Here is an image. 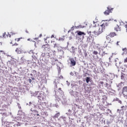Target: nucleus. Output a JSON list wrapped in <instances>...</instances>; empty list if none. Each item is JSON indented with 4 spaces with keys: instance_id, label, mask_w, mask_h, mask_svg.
<instances>
[{
    "instance_id": "nucleus-1",
    "label": "nucleus",
    "mask_w": 127,
    "mask_h": 127,
    "mask_svg": "<svg viewBox=\"0 0 127 127\" xmlns=\"http://www.w3.org/2000/svg\"><path fill=\"white\" fill-rule=\"evenodd\" d=\"M108 26V22H104L101 25L99 26L100 31H102V32L106 29V28Z\"/></svg>"
},
{
    "instance_id": "nucleus-2",
    "label": "nucleus",
    "mask_w": 127,
    "mask_h": 127,
    "mask_svg": "<svg viewBox=\"0 0 127 127\" xmlns=\"http://www.w3.org/2000/svg\"><path fill=\"white\" fill-rule=\"evenodd\" d=\"M113 9H114V8H111V7L110 6L107 7V9H106L105 11L104 12L105 15H109V14H110V13L112 12Z\"/></svg>"
},
{
    "instance_id": "nucleus-3",
    "label": "nucleus",
    "mask_w": 127,
    "mask_h": 127,
    "mask_svg": "<svg viewBox=\"0 0 127 127\" xmlns=\"http://www.w3.org/2000/svg\"><path fill=\"white\" fill-rule=\"evenodd\" d=\"M15 51L17 54H21V53L23 52V50H22V47L21 46L16 48Z\"/></svg>"
},
{
    "instance_id": "nucleus-4",
    "label": "nucleus",
    "mask_w": 127,
    "mask_h": 127,
    "mask_svg": "<svg viewBox=\"0 0 127 127\" xmlns=\"http://www.w3.org/2000/svg\"><path fill=\"white\" fill-rule=\"evenodd\" d=\"M92 37H95V36H98L102 33V31H92Z\"/></svg>"
},
{
    "instance_id": "nucleus-5",
    "label": "nucleus",
    "mask_w": 127,
    "mask_h": 127,
    "mask_svg": "<svg viewBox=\"0 0 127 127\" xmlns=\"http://www.w3.org/2000/svg\"><path fill=\"white\" fill-rule=\"evenodd\" d=\"M100 26H93L91 28V31H100Z\"/></svg>"
},
{
    "instance_id": "nucleus-6",
    "label": "nucleus",
    "mask_w": 127,
    "mask_h": 127,
    "mask_svg": "<svg viewBox=\"0 0 127 127\" xmlns=\"http://www.w3.org/2000/svg\"><path fill=\"white\" fill-rule=\"evenodd\" d=\"M122 94L123 96H127V86H125L123 88Z\"/></svg>"
},
{
    "instance_id": "nucleus-7",
    "label": "nucleus",
    "mask_w": 127,
    "mask_h": 127,
    "mask_svg": "<svg viewBox=\"0 0 127 127\" xmlns=\"http://www.w3.org/2000/svg\"><path fill=\"white\" fill-rule=\"evenodd\" d=\"M42 48H44V51H47V50L49 51V50H50V47L49 46V45L48 44L43 45Z\"/></svg>"
},
{
    "instance_id": "nucleus-8",
    "label": "nucleus",
    "mask_w": 127,
    "mask_h": 127,
    "mask_svg": "<svg viewBox=\"0 0 127 127\" xmlns=\"http://www.w3.org/2000/svg\"><path fill=\"white\" fill-rule=\"evenodd\" d=\"M69 61L70 62V66L72 67V66H75L76 65V61L74 60L73 59H70L69 60Z\"/></svg>"
},
{
    "instance_id": "nucleus-9",
    "label": "nucleus",
    "mask_w": 127,
    "mask_h": 127,
    "mask_svg": "<svg viewBox=\"0 0 127 127\" xmlns=\"http://www.w3.org/2000/svg\"><path fill=\"white\" fill-rule=\"evenodd\" d=\"M2 36L3 37H4V38H6L7 37H11V35L10 33L9 34L8 33L7 35H6L5 32H4V33L2 34Z\"/></svg>"
},
{
    "instance_id": "nucleus-10",
    "label": "nucleus",
    "mask_w": 127,
    "mask_h": 127,
    "mask_svg": "<svg viewBox=\"0 0 127 127\" xmlns=\"http://www.w3.org/2000/svg\"><path fill=\"white\" fill-rule=\"evenodd\" d=\"M109 36L112 38L113 37H115V36H117V34L115 32H111L109 34Z\"/></svg>"
},
{
    "instance_id": "nucleus-11",
    "label": "nucleus",
    "mask_w": 127,
    "mask_h": 127,
    "mask_svg": "<svg viewBox=\"0 0 127 127\" xmlns=\"http://www.w3.org/2000/svg\"><path fill=\"white\" fill-rule=\"evenodd\" d=\"M122 55H124V54H127V48H124L122 49Z\"/></svg>"
},
{
    "instance_id": "nucleus-12",
    "label": "nucleus",
    "mask_w": 127,
    "mask_h": 127,
    "mask_svg": "<svg viewBox=\"0 0 127 127\" xmlns=\"http://www.w3.org/2000/svg\"><path fill=\"white\" fill-rule=\"evenodd\" d=\"M115 30L116 31H120L121 28L120 27V26H119L118 25H116V26L115 27Z\"/></svg>"
},
{
    "instance_id": "nucleus-13",
    "label": "nucleus",
    "mask_w": 127,
    "mask_h": 127,
    "mask_svg": "<svg viewBox=\"0 0 127 127\" xmlns=\"http://www.w3.org/2000/svg\"><path fill=\"white\" fill-rule=\"evenodd\" d=\"M77 35H86V33H85L84 32H81V31H77Z\"/></svg>"
},
{
    "instance_id": "nucleus-14",
    "label": "nucleus",
    "mask_w": 127,
    "mask_h": 127,
    "mask_svg": "<svg viewBox=\"0 0 127 127\" xmlns=\"http://www.w3.org/2000/svg\"><path fill=\"white\" fill-rule=\"evenodd\" d=\"M59 90H60L59 92L61 94L62 98H63L64 96V92H63V91H62L61 88H59Z\"/></svg>"
},
{
    "instance_id": "nucleus-15",
    "label": "nucleus",
    "mask_w": 127,
    "mask_h": 127,
    "mask_svg": "<svg viewBox=\"0 0 127 127\" xmlns=\"http://www.w3.org/2000/svg\"><path fill=\"white\" fill-rule=\"evenodd\" d=\"M106 47L107 48H112V43L109 42L107 43V45H106Z\"/></svg>"
},
{
    "instance_id": "nucleus-16",
    "label": "nucleus",
    "mask_w": 127,
    "mask_h": 127,
    "mask_svg": "<svg viewBox=\"0 0 127 127\" xmlns=\"http://www.w3.org/2000/svg\"><path fill=\"white\" fill-rule=\"evenodd\" d=\"M52 43L54 45V48H56L58 47L57 44L55 42V41H52Z\"/></svg>"
},
{
    "instance_id": "nucleus-17",
    "label": "nucleus",
    "mask_w": 127,
    "mask_h": 127,
    "mask_svg": "<svg viewBox=\"0 0 127 127\" xmlns=\"http://www.w3.org/2000/svg\"><path fill=\"white\" fill-rule=\"evenodd\" d=\"M87 33L89 34L91 37H93L92 33L91 31H87Z\"/></svg>"
},
{
    "instance_id": "nucleus-18",
    "label": "nucleus",
    "mask_w": 127,
    "mask_h": 127,
    "mask_svg": "<svg viewBox=\"0 0 127 127\" xmlns=\"http://www.w3.org/2000/svg\"><path fill=\"white\" fill-rule=\"evenodd\" d=\"M60 113H58L55 114V118H58V117H60Z\"/></svg>"
},
{
    "instance_id": "nucleus-19",
    "label": "nucleus",
    "mask_w": 127,
    "mask_h": 127,
    "mask_svg": "<svg viewBox=\"0 0 127 127\" xmlns=\"http://www.w3.org/2000/svg\"><path fill=\"white\" fill-rule=\"evenodd\" d=\"M121 44H122V42H121V41H118L116 43V45L117 46H120Z\"/></svg>"
},
{
    "instance_id": "nucleus-20",
    "label": "nucleus",
    "mask_w": 127,
    "mask_h": 127,
    "mask_svg": "<svg viewBox=\"0 0 127 127\" xmlns=\"http://www.w3.org/2000/svg\"><path fill=\"white\" fill-rule=\"evenodd\" d=\"M20 39H22V38L21 37V38L15 39V41H17V42H18V41H20Z\"/></svg>"
},
{
    "instance_id": "nucleus-21",
    "label": "nucleus",
    "mask_w": 127,
    "mask_h": 127,
    "mask_svg": "<svg viewBox=\"0 0 127 127\" xmlns=\"http://www.w3.org/2000/svg\"><path fill=\"white\" fill-rule=\"evenodd\" d=\"M47 56L48 57V58L51 57V54H50V52L47 53Z\"/></svg>"
},
{
    "instance_id": "nucleus-22",
    "label": "nucleus",
    "mask_w": 127,
    "mask_h": 127,
    "mask_svg": "<svg viewBox=\"0 0 127 127\" xmlns=\"http://www.w3.org/2000/svg\"><path fill=\"white\" fill-rule=\"evenodd\" d=\"M92 54H94V55H98V53L97 51H93V52L92 53Z\"/></svg>"
},
{
    "instance_id": "nucleus-23",
    "label": "nucleus",
    "mask_w": 127,
    "mask_h": 127,
    "mask_svg": "<svg viewBox=\"0 0 127 127\" xmlns=\"http://www.w3.org/2000/svg\"><path fill=\"white\" fill-rule=\"evenodd\" d=\"M86 81V83H89V81H90V77H87Z\"/></svg>"
},
{
    "instance_id": "nucleus-24",
    "label": "nucleus",
    "mask_w": 127,
    "mask_h": 127,
    "mask_svg": "<svg viewBox=\"0 0 127 127\" xmlns=\"http://www.w3.org/2000/svg\"><path fill=\"white\" fill-rule=\"evenodd\" d=\"M38 94H40V92H39V91L35 92L34 93V95L35 96H37V95H38Z\"/></svg>"
},
{
    "instance_id": "nucleus-25",
    "label": "nucleus",
    "mask_w": 127,
    "mask_h": 127,
    "mask_svg": "<svg viewBox=\"0 0 127 127\" xmlns=\"http://www.w3.org/2000/svg\"><path fill=\"white\" fill-rule=\"evenodd\" d=\"M59 41H64V38H60L59 39Z\"/></svg>"
},
{
    "instance_id": "nucleus-26",
    "label": "nucleus",
    "mask_w": 127,
    "mask_h": 127,
    "mask_svg": "<svg viewBox=\"0 0 127 127\" xmlns=\"http://www.w3.org/2000/svg\"><path fill=\"white\" fill-rule=\"evenodd\" d=\"M61 79H63V76L62 75L59 76V80H61Z\"/></svg>"
},
{
    "instance_id": "nucleus-27",
    "label": "nucleus",
    "mask_w": 127,
    "mask_h": 127,
    "mask_svg": "<svg viewBox=\"0 0 127 127\" xmlns=\"http://www.w3.org/2000/svg\"><path fill=\"white\" fill-rule=\"evenodd\" d=\"M124 63H127V58L124 59Z\"/></svg>"
},
{
    "instance_id": "nucleus-28",
    "label": "nucleus",
    "mask_w": 127,
    "mask_h": 127,
    "mask_svg": "<svg viewBox=\"0 0 127 127\" xmlns=\"http://www.w3.org/2000/svg\"><path fill=\"white\" fill-rule=\"evenodd\" d=\"M125 75H121L122 80H125Z\"/></svg>"
},
{
    "instance_id": "nucleus-29",
    "label": "nucleus",
    "mask_w": 127,
    "mask_h": 127,
    "mask_svg": "<svg viewBox=\"0 0 127 127\" xmlns=\"http://www.w3.org/2000/svg\"><path fill=\"white\" fill-rule=\"evenodd\" d=\"M18 45V44L15 43L12 45V46H17Z\"/></svg>"
},
{
    "instance_id": "nucleus-30",
    "label": "nucleus",
    "mask_w": 127,
    "mask_h": 127,
    "mask_svg": "<svg viewBox=\"0 0 127 127\" xmlns=\"http://www.w3.org/2000/svg\"><path fill=\"white\" fill-rule=\"evenodd\" d=\"M46 55V54L45 53H42V57H45Z\"/></svg>"
},
{
    "instance_id": "nucleus-31",
    "label": "nucleus",
    "mask_w": 127,
    "mask_h": 127,
    "mask_svg": "<svg viewBox=\"0 0 127 127\" xmlns=\"http://www.w3.org/2000/svg\"><path fill=\"white\" fill-rule=\"evenodd\" d=\"M10 33V34H11V35H15V33L11 32V33Z\"/></svg>"
},
{
    "instance_id": "nucleus-32",
    "label": "nucleus",
    "mask_w": 127,
    "mask_h": 127,
    "mask_svg": "<svg viewBox=\"0 0 127 127\" xmlns=\"http://www.w3.org/2000/svg\"><path fill=\"white\" fill-rule=\"evenodd\" d=\"M34 116H37V117H40V115H39V114H34Z\"/></svg>"
},
{
    "instance_id": "nucleus-33",
    "label": "nucleus",
    "mask_w": 127,
    "mask_h": 127,
    "mask_svg": "<svg viewBox=\"0 0 127 127\" xmlns=\"http://www.w3.org/2000/svg\"><path fill=\"white\" fill-rule=\"evenodd\" d=\"M28 81L29 83H31L32 82V80H31V79H29Z\"/></svg>"
},
{
    "instance_id": "nucleus-34",
    "label": "nucleus",
    "mask_w": 127,
    "mask_h": 127,
    "mask_svg": "<svg viewBox=\"0 0 127 127\" xmlns=\"http://www.w3.org/2000/svg\"><path fill=\"white\" fill-rule=\"evenodd\" d=\"M25 32H26V33H29V32H28V30H25Z\"/></svg>"
},
{
    "instance_id": "nucleus-35",
    "label": "nucleus",
    "mask_w": 127,
    "mask_h": 127,
    "mask_svg": "<svg viewBox=\"0 0 127 127\" xmlns=\"http://www.w3.org/2000/svg\"><path fill=\"white\" fill-rule=\"evenodd\" d=\"M54 38V35H52L51 36V38Z\"/></svg>"
},
{
    "instance_id": "nucleus-36",
    "label": "nucleus",
    "mask_w": 127,
    "mask_h": 127,
    "mask_svg": "<svg viewBox=\"0 0 127 127\" xmlns=\"http://www.w3.org/2000/svg\"><path fill=\"white\" fill-rule=\"evenodd\" d=\"M125 28H126V31H127V24L125 25Z\"/></svg>"
},
{
    "instance_id": "nucleus-37",
    "label": "nucleus",
    "mask_w": 127,
    "mask_h": 127,
    "mask_svg": "<svg viewBox=\"0 0 127 127\" xmlns=\"http://www.w3.org/2000/svg\"><path fill=\"white\" fill-rule=\"evenodd\" d=\"M100 84H101V85H103V84H104V82L101 81V82H100Z\"/></svg>"
},
{
    "instance_id": "nucleus-38",
    "label": "nucleus",
    "mask_w": 127,
    "mask_h": 127,
    "mask_svg": "<svg viewBox=\"0 0 127 127\" xmlns=\"http://www.w3.org/2000/svg\"><path fill=\"white\" fill-rule=\"evenodd\" d=\"M106 84V86H107V88H108V86H109V84H108L107 83Z\"/></svg>"
},
{
    "instance_id": "nucleus-39",
    "label": "nucleus",
    "mask_w": 127,
    "mask_h": 127,
    "mask_svg": "<svg viewBox=\"0 0 127 127\" xmlns=\"http://www.w3.org/2000/svg\"><path fill=\"white\" fill-rule=\"evenodd\" d=\"M27 40H28V41H30L31 39H28Z\"/></svg>"
},
{
    "instance_id": "nucleus-40",
    "label": "nucleus",
    "mask_w": 127,
    "mask_h": 127,
    "mask_svg": "<svg viewBox=\"0 0 127 127\" xmlns=\"http://www.w3.org/2000/svg\"><path fill=\"white\" fill-rule=\"evenodd\" d=\"M2 45V43L0 42V45Z\"/></svg>"
},
{
    "instance_id": "nucleus-41",
    "label": "nucleus",
    "mask_w": 127,
    "mask_h": 127,
    "mask_svg": "<svg viewBox=\"0 0 127 127\" xmlns=\"http://www.w3.org/2000/svg\"><path fill=\"white\" fill-rule=\"evenodd\" d=\"M38 98H41V96H40V95H39V96H38Z\"/></svg>"
},
{
    "instance_id": "nucleus-42",
    "label": "nucleus",
    "mask_w": 127,
    "mask_h": 127,
    "mask_svg": "<svg viewBox=\"0 0 127 127\" xmlns=\"http://www.w3.org/2000/svg\"><path fill=\"white\" fill-rule=\"evenodd\" d=\"M18 107H19V109H21V107H20V106H19V105H18Z\"/></svg>"
},
{
    "instance_id": "nucleus-43",
    "label": "nucleus",
    "mask_w": 127,
    "mask_h": 127,
    "mask_svg": "<svg viewBox=\"0 0 127 127\" xmlns=\"http://www.w3.org/2000/svg\"><path fill=\"white\" fill-rule=\"evenodd\" d=\"M31 104H32L31 102H29V105H31Z\"/></svg>"
},
{
    "instance_id": "nucleus-44",
    "label": "nucleus",
    "mask_w": 127,
    "mask_h": 127,
    "mask_svg": "<svg viewBox=\"0 0 127 127\" xmlns=\"http://www.w3.org/2000/svg\"><path fill=\"white\" fill-rule=\"evenodd\" d=\"M41 36H42V34L40 35V37H41Z\"/></svg>"
},
{
    "instance_id": "nucleus-45",
    "label": "nucleus",
    "mask_w": 127,
    "mask_h": 127,
    "mask_svg": "<svg viewBox=\"0 0 127 127\" xmlns=\"http://www.w3.org/2000/svg\"><path fill=\"white\" fill-rule=\"evenodd\" d=\"M106 39L108 40V36H106Z\"/></svg>"
},
{
    "instance_id": "nucleus-46",
    "label": "nucleus",
    "mask_w": 127,
    "mask_h": 127,
    "mask_svg": "<svg viewBox=\"0 0 127 127\" xmlns=\"http://www.w3.org/2000/svg\"><path fill=\"white\" fill-rule=\"evenodd\" d=\"M119 103H120V104H122V101H119Z\"/></svg>"
},
{
    "instance_id": "nucleus-47",
    "label": "nucleus",
    "mask_w": 127,
    "mask_h": 127,
    "mask_svg": "<svg viewBox=\"0 0 127 127\" xmlns=\"http://www.w3.org/2000/svg\"><path fill=\"white\" fill-rule=\"evenodd\" d=\"M34 113H35V114H36V113H37V111H35L34 112Z\"/></svg>"
},
{
    "instance_id": "nucleus-48",
    "label": "nucleus",
    "mask_w": 127,
    "mask_h": 127,
    "mask_svg": "<svg viewBox=\"0 0 127 127\" xmlns=\"http://www.w3.org/2000/svg\"><path fill=\"white\" fill-rule=\"evenodd\" d=\"M0 52H3V51H0Z\"/></svg>"
},
{
    "instance_id": "nucleus-49",
    "label": "nucleus",
    "mask_w": 127,
    "mask_h": 127,
    "mask_svg": "<svg viewBox=\"0 0 127 127\" xmlns=\"http://www.w3.org/2000/svg\"><path fill=\"white\" fill-rule=\"evenodd\" d=\"M85 57L87 56V53L85 54Z\"/></svg>"
},
{
    "instance_id": "nucleus-50",
    "label": "nucleus",
    "mask_w": 127,
    "mask_h": 127,
    "mask_svg": "<svg viewBox=\"0 0 127 127\" xmlns=\"http://www.w3.org/2000/svg\"><path fill=\"white\" fill-rule=\"evenodd\" d=\"M68 112H71V110H68Z\"/></svg>"
},
{
    "instance_id": "nucleus-51",
    "label": "nucleus",
    "mask_w": 127,
    "mask_h": 127,
    "mask_svg": "<svg viewBox=\"0 0 127 127\" xmlns=\"http://www.w3.org/2000/svg\"><path fill=\"white\" fill-rule=\"evenodd\" d=\"M55 61H58V60H55Z\"/></svg>"
},
{
    "instance_id": "nucleus-52",
    "label": "nucleus",
    "mask_w": 127,
    "mask_h": 127,
    "mask_svg": "<svg viewBox=\"0 0 127 127\" xmlns=\"http://www.w3.org/2000/svg\"><path fill=\"white\" fill-rule=\"evenodd\" d=\"M37 119H39V117H37Z\"/></svg>"
},
{
    "instance_id": "nucleus-53",
    "label": "nucleus",
    "mask_w": 127,
    "mask_h": 127,
    "mask_svg": "<svg viewBox=\"0 0 127 127\" xmlns=\"http://www.w3.org/2000/svg\"><path fill=\"white\" fill-rule=\"evenodd\" d=\"M56 88H57V85H56Z\"/></svg>"
}]
</instances>
